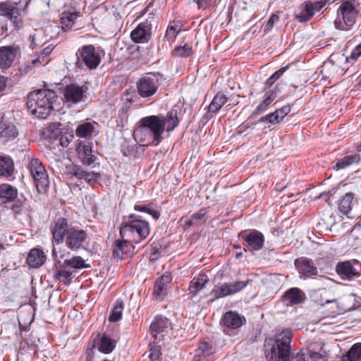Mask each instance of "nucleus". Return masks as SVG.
Returning <instances> with one entry per match:
<instances>
[{
  "mask_svg": "<svg viewBox=\"0 0 361 361\" xmlns=\"http://www.w3.org/2000/svg\"><path fill=\"white\" fill-rule=\"evenodd\" d=\"M179 124L176 111H171L165 116H149L140 120V125L134 131V137L143 145H158L162 140L164 130L173 131Z\"/></svg>",
  "mask_w": 361,
  "mask_h": 361,
  "instance_id": "nucleus-1",
  "label": "nucleus"
},
{
  "mask_svg": "<svg viewBox=\"0 0 361 361\" xmlns=\"http://www.w3.org/2000/svg\"><path fill=\"white\" fill-rule=\"evenodd\" d=\"M293 334L285 330L276 335L274 339L266 341L265 354L267 361H319L320 355H313L308 351H302L293 356L290 342Z\"/></svg>",
  "mask_w": 361,
  "mask_h": 361,
  "instance_id": "nucleus-2",
  "label": "nucleus"
},
{
  "mask_svg": "<svg viewBox=\"0 0 361 361\" xmlns=\"http://www.w3.org/2000/svg\"><path fill=\"white\" fill-rule=\"evenodd\" d=\"M56 99V94L52 90L42 89L30 92L26 102L27 111L38 118H47Z\"/></svg>",
  "mask_w": 361,
  "mask_h": 361,
  "instance_id": "nucleus-3",
  "label": "nucleus"
},
{
  "mask_svg": "<svg viewBox=\"0 0 361 361\" xmlns=\"http://www.w3.org/2000/svg\"><path fill=\"white\" fill-rule=\"evenodd\" d=\"M149 231L148 222L140 219L139 216L135 214L124 216L120 227L121 238L132 240L135 243H139L147 238Z\"/></svg>",
  "mask_w": 361,
  "mask_h": 361,
  "instance_id": "nucleus-4",
  "label": "nucleus"
},
{
  "mask_svg": "<svg viewBox=\"0 0 361 361\" xmlns=\"http://www.w3.org/2000/svg\"><path fill=\"white\" fill-rule=\"evenodd\" d=\"M358 10L350 1H343L337 10L334 26L341 30H348L355 23Z\"/></svg>",
  "mask_w": 361,
  "mask_h": 361,
  "instance_id": "nucleus-5",
  "label": "nucleus"
},
{
  "mask_svg": "<svg viewBox=\"0 0 361 361\" xmlns=\"http://www.w3.org/2000/svg\"><path fill=\"white\" fill-rule=\"evenodd\" d=\"M29 168L37 192L39 193L45 192L49 186V180L42 163L38 159H32L29 164Z\"/></svg>",
  "mask_w": 361,
  "mask_h": 361,
  "instance_id": "nucleus-6",
  "label": "nucleus"
},
{
  "mask_svg": "<svg viewBox=\"0 0 361 361\" xmlns=\"http://www.w3.org/2000/svg\"><path fill=\"white\" fill-rule=\"evenodd\" d=\"M161 82L160 74L146 73L137 82V92L142 97H150L157 92Z\"/></svg>",
  "mask_w": 361,
  "mask_h": 361,
  "instance_id": "nucleus-7",
  "label": "nucleus"
},
{
  "mask_svg": "<svg viewBox=\"0 0 361 361\" xmlns=\"http://www.w3.org/2000/svg\"><path fill=\"white\" fill-rule=\"evenodd\" d=\"M155 18L153 14H149L147 18L139 23L130 33L131 39L135 43H146L152 37V29L153 23H155Z\"/></svg>",
  "mask_w": 361,
  "mask_h": 361,
  "instance_id": "nucleus-8",
  "label": "nucleus"
},
{
  "mask_svg": "<svg viewBox=\"0 0 361 361\" xmlns=\"http://www.w3.org/2000/svg\"><path fill=\"white\" fill-rule=\"evenodd\" d=\"M78 59L87 68L95 69L101 62V51L99 47L89 44L78 50Z\"/></svg>",
  "mask_w": 361,
  "mask_h": 361,
  "instance_id": "nucleus-9",
  "label": "nucleus"
},
{
  "mask_svg": "<svg viewBox=\"0 0 361 361\" xmlns=\"http://www.w3.org/2000/svg\"><path fill=\"white\" fill-rule=\"evenodd\" d=\"M248 283V280L246 281H237L229 283H219L214 286L210 295H214V299L234 295L245 288Z\"/></svg>",
  "mask_w": 361,
  "mask_h": 361,
  "instance_id": "nucleus-10",
  "label": "nucleus"
},
{
  "mask_svg": "<svg viewBox=\"0 0 361 361\" xmlns=\"http://www.w3.org/2000/svg\"><path fill=\"white\" fill-rule=\"evenodd\" d=\"M87 87L85 85H78L77 84H70L63 89V98L65 104L68 106L85 102L87 98Z\"/></svg>",
  "mask_w": 361,
  "mask_h": 361,
  "instance_id": "nucleus-11",
  "label": "nucleus"
},
{
  "mask_svg": "<svg viewBox=\"0 0 361 361\" xmlns=\"http://www.w3.org/2000/svg\"><path fill=\"white\" fill-rule=\"evenodd\" d=\"M73 227V226L69 224L67 219L63 217L56 219L50 228L53 244L59 245L62 243ZM54 247H55V245H53Z\"/></svg>",
  "mask_w": 361,
  "mask_h": 361,
  "instance_id": "nucleus-12",
  "label": "nucleus"
},
{
  "mask_svg": "<svg viewBox=\"0 0 361 361\" xmlns=\"http://www.w3.org/2000/svg\"><path fill=\"white\" fill-rule=\"evenodd\" d=\"M0 15L7 17L18 29L23 26L22 14L17 7V4L6 1L0 4Z\"/></svg>",
  "mask_w": 361,
  "mask_h": 361,
  "instance_id": "nucleus-13",
  "label": "nucleus"
},
{
  "mask_svg": "<svg viewBox=\"0 0 361 361\" xmlns=\"http://www.w3.org/2000/svg\"><path fill=\"white\" fill-rule=\"evenodd\" d=\"M20 54V49L16 46L0 47V68L4 71L11 68L17 56Z\"/></svg>",
  "mask_w": 361,
  "mask_h": 361,
  "instance_id": "nucleus-14",
  "label": "nucleus"
},
{
  "mask_svg": "<svg viewBox=\"0 0 361 361\" xmlns=\"http://www.w3.org/2000/svg\"><path fill=\"white\" fill-rule=\"evenodd\" d=\"M87 238V234L85 231L73 226L64 240L67 247L71 250H78L83 247V243Z\"/></svg>",
  "mask_w": 361,
  "mask_h": 361,
  "instance_id": "nucleus-15",
  "label": "nucleus"
},
{
  "mask_svg": "<svg viewBox=\"0 0 361 361\" xmlns=\"http://www.w3.org/2000/svg\"><path fill=\"white\" fill-rule=\"evenodd\" d=\"M170 321L164 317H156L150 325V332L154 337V342L160 341L164 333H168L171 329Z\"/></svg>",
  "mask_w": 361,
  "mask_h": 361,
  "instance_id": "nucleus-16",
  "label": "nucleus"
},
{
  "mask_svg": "<svg viewBox=\"0 0 361 361\" xmlns=\"http://www.w3.org/2000/svg\"><path fill=\"white\" fill-rule=\"evenodd\" d=\"M52 255L54 260V269H55L54 277L64 285H68L72 280V272L66 270V267L61 264V261L57 259L56 247H54Z\"/></svg>",
  "mask_w": 361,
  "mask_h": 361,
  "instance_id": "nucleus-17",
  "label": "nucleus"
},
{
  "mask_svg": "<svg viewBox=\"0 0 361 361\" xmlns=\"http://www.w3.org/2000/svg\"><path fill=\"white\" fill-rule=\"evenodd\" d=\"M280 86H281V85L278 83L274 88L269 90L264 93L263 99L252 111V115H260L267 110L269 106L281 93Z\"/></svg>",
  "mask_w": 361,
  "mask_h": 361,
  "instance_id": "nucleus-18",
  "label": "nucleus"
},
{
  "mask_svg": "<svg viewBox=\"0 0 361 361\" xmlns=\"http://www.w3.org/2000/svg\"><path fill=\"white\" fill-rule=\"evenodd\" d=\"M76 152L83 164L90 166L96 160V157L92 154V143L90 142H80L76 148Z\"/></svg>",
  "mask_w": 361,
  "mask_h": 361,
  "instance_id": "nucleus-19",
  "label": "nucleus"
},
{
  "mask_svg": "<svg viewBox=\"0 0 361 361\" xmlns=\"http://www.w3.org/2000/svg\"><path fill=\"white\" fill-rule=\"evenodd\" d=\"M242 238L246 242L250 250H259L264 242L263 234L257 230L243 234Z\"/></svg>",
  "mask_w": 361,
  "mask_h": 361,
  "instance_id": "nucleus-20",
  "label": "nucleus"
},
{
  "mask_svg": "<svg viewBox=\"0 0 361 361\" xmlns=\"http://www.w3.org/2000/svg\"><path fill=\"white\" fill-rule=\"evenodd\" d=\"M291 107L290 105L284 106L273 113L269 114L259 118V123L267 122L272 125L279 123L283 118L290 112Z\"/></svg>",
  "mask_w": 361,
  "mask_h": 361,
  "instance_id": "nucleus-21",
  "label": "nucleus"
},
{
  "mask_svg": "<svg viewBox=\"0 0 361 361\" xmlns=\"http://www.w3.org/2000/svg\"><path fill=\"white\" fill-rule=\"evenodd\" d=\"M222 323L227 328L235 329L245 323V318L235 312L229 311L224 314Z\"/></svg>",
  "mask_w": 361,
  "mask_h": 361,
  "instance_id": "nucleus-22",
  "label": "nucleus"
},
{
  "mask_svg": "<svg viewBox=\"0 0 361 361\" xmlns=\"http://www.w3.org/2000/svg\"><path fill=\"white\" fill-rule=\"evenodd\" d=\"M46 261L44 252L37 248L30 250L27 257V263L31 268H39L42 267Z\"/></svg>",
  "mask_w": 361,
  "mask_h": 361,
  "instance_id": "nucleus-23",
  "label": "nucleus"
},
{
  "mask_svg": "<svg viewBox=\"0 0 361 361\" xmlns=\"http://www.w3.org/2000/svg\"><path fill=\"white\" fill-rule=\"evenodd\" d=\"M305 300V294L298 288H291L283 295L284 302L290 305L300 304Z\"/></svg>",
  "mask_w": 361,
  "mask_h": 361,
  "instance_id": "nucleus-24",
  "label": "nucleus"
},
{
  "mask_svg": "<svg viewBox=\"0 0 361 361\" xmlns=\"http://www.w3.org/2000/svg\"><path fill=\"white\" fill-rule=\"evenodd\" d=\"M295 264L300 273L307 276H314L317 274V267L310 259L305 258L298 259L295 260Z\"/></svg>",
  "mask_w": 361,
  "mask_h": 361,
  "instance_id": "nucleus-25",
  "label": "nucleus"
},
{
  "mask_svg": "<svg viewBox=\"0 0 361 361\" xmlns=\"http://www.w3.org/2000/svg\"><path fill=\"white\" fill-rule=\"evenodd\" d=\"M336 271L343 279H350L353 276H359V273L353 267V263L350 261L338 263L336 266Z\"/></svg>",
  "mask_w": 361,
  "mask_h": 361,
  "instance_id": "nucleus-26",
  "label": "nucleus"
},
{
  "mask_svg": "<svg viewBox=\"0 0 361 361\" xmlns=\"http://www.w3.org/2000/svg\"><path fill=\"white\" fill-rule=\"evenodd\" d=\"M208 282L209 278L204 274H200L194 277L189 286L190 294H191L192 298L195 297Z\"/></svg>",
  "mask_w": 361,
  "mask_h": 361,
  "instance_id": "nucleus-27",
  "label": "nucleus"
},
{
  "mask_svg": "<svg viewBox=\"0 0 361 361\" xmlns=\"http://www.w3.org/2000/svg\"><path fill=\"white\" fill-rule=\"evenodd\" d=\"M68 174L71 175V176H75L79 179H85L88 183L99 176V173L94 172H86L83 169L78 166H73L70 168Z\"/></svg>",
  "mask_w": 361,
  "mask_h": 361,
  "instance_id": "nucleus-28",
  "label": "nucleus"
},
{
  "mask_svg": "<svg viewBox=\"0 0 361 361\" xmlns=\"http://www.w3.org/2000/svg\"><path fill=\"white\" fill-rule=\"evenodd\" d=\"M121 238L122 240H116L115 241L114 248V255L117 256L118 257H122L123 254L130 252L133 243H135L132 240H128L124 238Z\"/></svg>",
  "mask_w": 361,
  "mask_h": 361,
  "instance_id": "nucleus-29",
  "label": "nucleus"
},
{
  "mask_svg": "<svg viewBox=\"0 0 361 361\" xmlns=\"http://www.w3.org/2000/svg\"><path fill=\"white\" fill-rule=\"evenodd\" d=\"M170 282L171 278L169 276H161L154 284L153 296L155 298H159L165 295Z\"/></svg>",
  "mask_w": 361,
  "mask_h": 361,
  "instance_id": "nucleus-30",
  "label": "nucleus"
},
{
  "mask_svg": "<svg viewBox=\"0 0 361 361\" xmlns=\"http://www.w3.org/2000/svg\"><path fill=\"white\" fill-rule=\"evenodd\" d=\"M214 353V348L209 342L203 341L199 344L195 350V359L196 361H201L202 359L209 356Z\"/></svg>",
  "mask_w": 361,
  "mask_h": 361,
  "instance_id": "nucleus-31",
  "label": "nucleus"
},
{
  "mask_svg": "<svg viewBox=\"0 0 361 361\" xmlns=\"http://www.w3.org/2000/svg\"><path fill=\"white\" fill-rule=\"evenodd\" d=\"M314 15L312 2L306 1L301 4L300 11L295 15V17L299 22L302 23L310 20Z\"/></svg>",
  "mask_w": 361,
  "mask_h": 361,
  "instance_id": "nucleus-32",
  "label": "nucleus"
},
{
  "mask_svg": "<svg viewBox=\"0 0 361 361\" xmlns=\"http://www.w3.org/2000/svg\"><path fill=\"white\" fill-rule=\"evenodd\" d=\"M14 170V164L11 158L6 156L0 157V176L10 177Z\"/></svg>",
  "mask_w": 361,
  "mask_h": 361,
  "instance_id": "nucleus-33",
  "label": "nucleus"
},
{
  "mask_svg": "<svg viewBox=\"0 0 361 361\" xmlns=\"http://www.w3.org/2000/svg\"><path fill=\"white\" fill-rule=\"evenodd\" d=\"M324 347V343L319 339L315 342L311 343L306 350L313 355H320L319 360H322L327 357L329 352Z\"/></svg>",
  "mask_w": 361,
  "mask_h": 361,
  "instance_id": "nucleus-34",
  "label": "nucleus"
},
{
  "mask_svg": "<svg viewBox=\"0 0 361 361\" xmlns=\"http://www.w3.org/2000/svg\"><path fill=\"white\" fill-rule=\"evenodd\" d=\"M47 35L42 28L36 29L29 36L30 47L34 49L36 47L43 45L46 42Z\"/></svg>",
  "mask_w": 361,
  "mask_h": 361,
  "instance_id": "nucleus-35",
  "label": "nucleus"
},
{
  "mask_svg": "<svg viewBox=\"0 0 361 361\" xmlns=\"http://www.w3.org/2000/svg\"><path fill=\"white\" fill-rule=\"evenodd\" d=\"M80 16L79 12H63L61 17V29L67 31L74 25L75 20Z\"/></svg>",
  "mask_w": 361,
  "mask_h": 361,
  "instance_id": "nucleus-36",
  "label": "nucleus"
},
{
  "mask_svg": "<svg viewBox=\"0 0 361 361\" xmlns=\"http://www.w3.org/2000/svg\"><path fill=\"white\" fill-rule=\"evenodd\" d=\"M360 161V157L359 154H353L345 156L341 159H338L333 169L335 170L343 169L353 164H357Z\"/></svg>",
  "mask_w": 361,
  "mask_h": 361,
  "instance_id": "nucleus-37",
  "label": "nucleus"
},
{
  "mask_svg": "<svg viewBox=\"0 0 361 361\" xmlns=\"http://www.w3.org/2000/svg\"><path fill=\"white\" fill-rule=\"evenodd\" d=\"M228 99L226 94L219 92L213 98L212 102L208 106L209 112L216 113L227 102Z\"/></svg>",
  "mask_w": 361,
  "mask_h": 361,
  "instance_id": "nucleus-38",
  "label": "nucleus"
},
{
  "mask_svg": "<svg viewBox=\"0 0 361 361\" xmlns=\"http://www.w3.org/2000/svg\"><path fill=\"white\" fill-rule=\"evenodd\" d=\"M116 342L106 334H103L99 340V350L102 353L109 354L116 347Z\"/></svg>",
  "mask_w": 361,
  "mask_h": 361,
  "instance_id": "nucleus-39",
  "label": "nucleus"
},
{
  "mask_svg": "<svg viewBox=\"0 0 361 361\" xmlns=\"http://www.w3.org/2000/svg\"><path fill=\"white\" fill-rule=\"evenodd\" d=\"M18 131L16 126L13 124L5 122H0V137L8 140L14 139L18 135Z\"/></svg>",
  "mask_w": 361,
  "mask_h": 361,
  "instance_id": "nucleus-40",
  "label": "nucleus"
},
{
  "mask_svg": "<svg viewBox=\"0 0 361 361\" xmlns=\"http://www.w3.org/2000/svg\"><path fill=\"white\" fill-rule=\"evenodd\" d=\"M17 190L11 185L1 184L0 185V200L11 201L17 197Z\"/></svg>",
  "mask_w": 361,
  "mask_h": 361,
  "instance_id": "nucleus-41",
  "label": "nucleus"
},
{
  "mask_svg": "<svg viewBox=\"0 0 361 361\" xmlns=\"http://www.w3.org/2000/svg\"><path fill=\"white\" fill-rule=\"evenodd\" d=\"M124 309V302L121 299L116 300L113 310L109 314V320L111 322H116L122 318L123 311Z\"/></svg>",
  "mask_w": 361,
  "mask_h": 361,
  "instance_id": "nucleus-42",
  "label": "nucleus"
},
{
  "mask_svg": "<svg viewBox=\"0 0 361 361\" xmlns=\"http://www.w3.org/2000/svg\"><path fill=\"white\" fill-rule=\"evenodd\" d=\"M66 267H70L75 269H80L88 267L85 264V261L80 256H74L71 259H65L61 262Z\"/></svg>",
  "mask_w": 361,
  "mask_h": 361,
  "instance_id": "nucleus-43",
  "label": "nucleus"
},
{
  "mask_svg": "<svg viewBox=\"0 0 361 361\" xmlns=\"http://www.w3.org/2000/svg\"><path fill=\"white\" fill-rule=\"evenodd\" d=\"M94 128V125L91 123H83L77 127L75 134L79 137H89L92 136Z\"/></svg>",
  "mask_w": 361,
  "mask_h": 361,
  "instance_id": "nucleus-44",
  "label": "nucleus"
},
{
  "mask_svg": "<svg viewBox=\"0 0 361 361\" xmlns=\"http://www.w3.org/2000/svg\"><path fill=\"white\" fill-rule=\"evenodd\" d=\"M353 200V194L352 192L346 193L340 200L339 210L347 214L352 209V202Z\"/></svg>",
  "mask_w": 361,
  "mask_h": 361,
  "instance_id": "nucleus-45",
  "label": "nucleus"
},
{
  "mask_svg": "<svg viewBox=\"0 0 361 361\" xmlns=\"http://www.w3.org/2000/svg\"><path fill=\"white\" fill-rule=\"evenodd\" d=\"M134 209L136 211L145 212L152 216L154 220H157L160 216V213L149 205L135 204Z\"/></svg>",
  "mask_w": 361,
  "mask_h": 361,
  "instance_id": "nucleus-46",
  "label": "nucleus"
},
{
  "mask_svg": "<svg viewBox=\"0 0 361 361\" xmlns=\"http://www.w3.org/2000/svg\"><path fill=\"white\" fill-rule=\"evenodd\" d=\"M346 357L348 361L361 360V343L353 345L347 353Z\"/></svg>",
  "mask_w": 361,
  "mask_h": 361,
  "instance_id": "nucleus-47",
  "label": "nucleus"
},
{
  "mask_svg": "<svg viewBox=\"0 0 361 361\" xmlns=\"http://www.w3.org/2000/svg\"><path fill=\"white\" fill-rule=\"evenodd\" d=\"M173 54L178 57H188L192 54V49L190 46L184 45L175 47Z\"/></svg>",
  "mask_w": 361,
  "mask_h": 361,
  "instance_id": "nucleus-48",
  "label": "nucleus"
},
{
  "mask_svg": "<svg viewBox=\"0 0 361 361\" xmlns=\"http://www.w3.org/2000/svg\"><path fill=\"white\" fill-rule=\"evenodd\" d=\"M287 66L281 68L271 75L265 82L264 85L267 87H271L278 80L281 76L286 71Z\"/></svg>",
  "mask_w": 361,
  "mask_h": 361,
  "instance_id": "nucleus-49",
  "label": "nucleus"
},
{
  "mask_svg": "<svg viewBox=\"0 0 361 361\" xmlns=\"http://www.w3.org/2000/svg\"><path fill=\"white\" fill-rule=\"evenodd\" d=\"M180 28L177 25H169L166 29L165 37L169 41L176 37Z\"/></svg>",
  "mask_w": 361,
  "mask_h": 361,
  "instance_id": "nucleus-50",
  "label": "nucleus"
},
{
  "mask_svg": "<svg viewBox=\"0 0 361 361\" xmlns=\"http://www.w3.org/2000/svg\"><path fill=\"white\" fill-rule=\"evenodd\" d=\"M149 357L150 361H161V350L159 345H154L150 348Z\"/></svg>",
  "mask_w": 361,
  "mask_h": 361,
  "instance_id": "nucleus-51",
  "label": "nucleus"
},
{
  "mask_svg": "<svg viewBox=\"0 0 361 361\" xmlns=\"http://www.w3.org/2000/svg\"><path fill=\"white\" fill-rule=\"evenodd\" d=\"M361 58V43L359 44L351 52L350 56L347 57V61L350 62V60L355 61Z\"/></svg>",
  "mask_w": 361,
  "mask_h": 361,
  "instance_id": "nucleus-52",
  "label": "nucleus"
},
{
  "mask_svg": "<svg viewBox=\"0 0 361 361\" xmlns=\"http://www.w3.org/2000/svg\"><path fill=\"white\" fill-rule=\"evenodd\" d=\"M39 65H42V61L40 60V57L36 56L30 61L27 62L25 69L26 71H28L29 70H31L32 68L37 67Z\"/></svg>",
  "mask_w": 361,
  "mask_h": 361,
  "instance_id": "nucleus-53",
  "label": "nucleus"
},
{
  "mask_svg": "<svg viewBox=\"0 0 361 361\" xmlns=\"http://www.w3.org/2000/svg\"><path fill=\"white\" fill-rule=\"evenodd\" d=\"M279 20V16L276 14H272L269 18L268 22L267 23L264 30L265 31H269L272 29L274 25L278 22Z\"/></svg>",
  "mask_w": 361,
  "mask_h": 361,
  "instance_id": "nucleus-54",
  "label": "nucleus"
},
{
  "mask_svg": "<svg viewBox=\"0 0 361 361\" xmlns=\"http://www.w3.org/2000/svg\"><path fill=\"white\" fill-rule=\"evenodd\" d=\"M194 1L197 4L199 9L204 10L209 7L214 2V0H194Z\"/></svg>",
  "mask_w": 361,
  "mask_h": 361,
  "instance_id": "nucleus-55",
  "label": "nucleus"
},
{
  "mask_svg": "<svg viewBox=\"0 0 361 361\" xmlns=\"http://www.w3.org/2000/svg\"><path fill=\"white\" fill-rule=\"evenodd\" d=\"M12 207L16 214H20L26 209V203L25 202H16L13 204Z\"/></svg>",
  "mask_w": 361,
  "mask_h": 361,
  "instance_id": "nucleus-56",
  "label": "nucleus"
},
{
  "mask_svg": "<svg viewBox=\"0 0 361 361\" xmlns=\"http://www.w3.org/2000/svg\"><path fill=\"white\" fill-rule=\"evenodd\" d=\"M206 212L204 209H200L197 212L192 214V218L197 223L198 221L202 219L205 216Z\"/></svg>",
  "mask_w": 361,
  "mask_h": 361,
  "instance_id": "nucleus-57",
  "label": "nucleus"
},
{
  "mask_svg": "<svg viewBox=\"0 0 361 361\" xmlns=\"http://www.w3.org/2000/svg\"><path fill=\"white\" fill-rule=\"evenodd\" d=\"M312 10H313L314 14L316 11H319L325 6V2H324V1H317L314 3L312 2Z\"/></svg>",
  "mask_w": 361,
  "mask_h": 361,
  "instance_id": "nucleus-58",
  "label": "nucleus"
},
{
  "mask_svg": "<svg viewBox=\"0 0 361 361\" xmlns=\"http://www.w3.org/2000/svg\"><path fill=\"white\" fill-rule=\"evenodd\" d=\"M6 78L4 76L0 75V94L4 92L6 87Z\"/></svg>",
  "mask_w": 361,
  "mask_h": 361,
  "instance_id": "nucleus-59",
  "label": "nucleus"
},
{
  "mask_svg": "<svg viewBox=\"0 0 361 361\" xmlns=\"http://www.w3.org/2000/svg\"><path fill=\"white\" fill-rule=\"evenodd\" d=\"M53 50V48L51 47L50 46H47V47H45L41 52L40 54L43 56H44L46 58L48 59L49 54L51 53Z\"/></svg>",
  "mask_w": 361,
  "mask_h": 361,
  "instance_id": "nucleus-60",
  "label": "nucleus"
},
{
  "mask_svg": "<svg viewBox=\"0 0 361 361\" xmlns=\"http://www.w3.org/2000/svg\"><path fill=\"white\" fill-rule=\"evenodd\" d=\"M57 259L61 261V259L64 258L66 256L65 251H61V250H57Z\"/></svg>",
  "mask_w": 361,
  "mask_h": 361,
  "instance_id": "nucleus-61",
  "label": "nucleus"
},
{
  "mask_svg": "<svg viewBox=\"0 0 361 361\" xmlns=\"http://www.w3.org/2000/svg\"><path fill=\"white\" fill-rule=\"evenodd\" d=\"M37 56L40 57V60L42 61V63L43 66L47 64L49 61V59L46 58L44 56L42 55L41 54H38Z\"/></svg>",
  "mask_w": 361,
  "mask_h": 361,
  "instance_id": "nucleus-62",
  "label": "nucleus"
},
{
  "mask_svg": "<svg viewBox=\"0 0 361 361\" xmlns=\"http://www.w3.org/2000/svg\"><path fill=\"white\" fill-rule=\"evenodd\" d=\"M195 224H196V222L193 220L192 218V219L185 221V225L188 226H191L194 225Z\"/></svg>",
  "mask_w": 361,
  "mask_h": 361,
  "instance_id": "nucleus-63",
  "label": "nucleus"
},
{
  "mask_svg": "<svg viewBox=\"0 0 361 361\" xmlns=\"http://www.w3.org/2000/svg\"><path fill=\"white\" fill-rule=\"evenodd\" d=\"M350 262L353 263V267H354V265H359L360 264V261L357 260V259H353L352 261H350Z\"/></svg>",
  "mask_w": 361,
  "mask_h": 361,
  "instance_id": "nucleus-64",
  "label": "nucleus"
}]
</instances>
